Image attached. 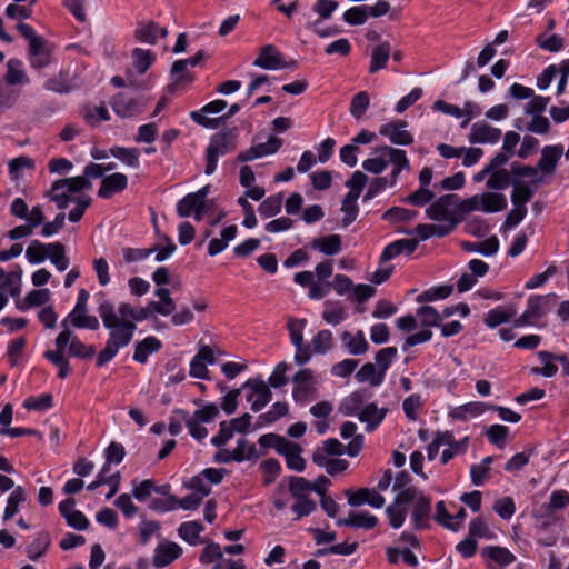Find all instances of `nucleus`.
I'll return each instance as SVG.
<instances>
[{
    "label": "nucleus",
    "instance_id": "29",
    "mask_svg": "<svg viewBox=\"0 0 569 569\" xmlns=\"http://www.w3.org/2000/svg\"><path fill=\"white\" fill-rule=\"evenodd\" d=\"M461 248L467 252H479L486 257H491L499 250V240L497 236H491L481 242L465 241L461 243Z\"/></svg>",
    "mask_w": 569,
    "mask_h": 569
},
{
    "label": "nucleus",
    "instance_id": "49",
    "mask_svg": "<svg viewBox=\"0 0 569 569\" xmlns=\"http://www.w3.org/2000/svg\"><path fill=\"white\" fill-rule=\"evenodd\" d=\"M67 346H69V355L80 359L91 358L96 353V348L93 346H86L72 332Z\"/></svg>",
    "mask_w": 569,
    "mask_h": 569
},
{
    "label": "nucleus",
    "instance_id": "28",
    "mask_svg": "<svg viewBox=\"0 0 569 569\" xmlns=\"http://www.w3.org/2000/svg\"><path fill=\"white\" fill-rule=\"evenodd\" d=\"M341 340L347 347L348 351L353 356L363 355L369 350V343L361 330H359L355 336H352L349 331H343L341 333Z\"/></svg>",
    "mask_w": 569,
    "mask_h": 569
},
{
    "label": "nucleus",
    "instance_id": "23",
    "mask_svg": "<svg viewBox=\"0 0 569 569\" xmlns=\"http://www.w3.org/2000/svg\"><path fill=\"white\" fill-rule=\"evenodd\" d=\"M336 523L338 526H348L370 530L377 526L378 518L368 512H350L348 518L338 519Z\"/></svg>",
    "mask_w": 569,
    "mask_h": 569
},
{
    "label": "nucleus",
    "instance_id": "39",
    "mask_svg": "<svg viewBox=\"0 0 569 569\" xmlns=\"http://www.w3.org/2000/svg\"><path fill=\"white\" fill-rule=\"evenodd\" d=\"M550 298H551V295L529 297L526 311L533 319H538V318L545 316L550 309V307L548 305Z\"/></svg>",
    "mask_w": 569,
    "mask_h": 569
},
{
    "label": "nucleus",
    "instance_id": "44",
    "mask_svg": "<svg viewBox=\"0 0 569 569\" xmlns=\"http://www.w3.org/2000/svg\"><path fill=\"white\" fill-rule=\"evenodd\" d=\"M133 67L139 74H143L156 60V56L150 50L136 48L132 51Z\"/></svg>",
    "mask_w": 569,
    "mask_h": 569
},
{
    "label": "nucleus",
    "instance_id": "27",
    "mask_svg": "<svg viewBox=\"0 0 569 569\" xmlns=\"http://www.w3.org/2000/svg\"><path fill=\"white\" fill-rule=\"evenodd\" d=\"M488 406L483 402H468L462 406L452 408L449 411V417L455 420L466 421L469 418L477 417L485 412Z\"/></svg>",
    "mask_w": 569,
    "mask_h": 569
},
{
    "label": "nucleus",
    "instance_id": "7",
    "mask_svg": "<svg viewBox=\"0 0 569 569\" xmlns=\"http://www.w3.org/2000/svg\"><path fill=\"white\" fill-rule=\"evenodd\" d=\"M373 152H381L382 154L388 156L389 163L393 164V169L388 177L390 180V186H395L397 183L399 174L402 170H409L410 168L406 151L402 149L382 146L380 148H376Z\"/></svg>",
    "mask_w": 569,
    "mask_h": 569
},
{
    "label": "nucleus",
    "instance_id": "36",
    "mask_svg": "<svg viewBox=\"0 0 569 569\" xmlns=\"http://www.w3.org/2000/svg\"><path fill=\"white\" fill-rule=\"evenodd\" d=\"M512 186L511 202L513 207L527 208V202H529L533 196L532 189L528 183L516 179L512 181Z\"/></svg>",
    "mask_w": 569,
    "mask_h": 569
},
{
    "label": "nucleus",
    "instance_id": "30",
    "mask_svg": "<svg viewBox=\"0 0 569 569\" xmlns=\"http://www.w3.org/2000/svg\"><path fill=\"white\" fill-rule=\"evenodd\" d=\"M301 447L298 443L289 441V445L283 448L280 455L284 456L287 467L291 470L303 471L306 461L301 457Z\"/></svg>",
    "mask_w": 569,
    "mask_h": 569
},
{
    "label": "nucleus",
    "instance_id": "40",
    "mask_svg": "<svg viewBox=\"0 0 569 569\" xmlns=\"http://www.w3.org/2000/svg\"><path fill=\"white\" fill-rule=\"evenodd\" d=\"M26 499H27V495H26V490L23 489V487H21V486L16 487L8 498L7 507H6L4 513H3V520L7 521V520L12 519L14 517V515L19 511V505L21 502L26 501Z\"/></svg>",
    "mask_w": 569,
    "mask_h": 569
},
{
    "label": "nucleus",
    "instance_id": "9",
    "mask_svg": "<svg viewBox=\"0 0 569 569\" xmlns=\"http://www.w3.org/2000/svg\"><path fill=\"white\" fill-rule=\"evenodd\" d=\"M408 123L403 120H395L380 126L379 133L387 137L391 143L409 146L413 142L412 134L406 130Z\"/></svg>",
    "mask_w": 569,
    "mask_h": 569
},
{
    "label": "nucleus",
    "instance_id": "43",
    "mask_svg": "<svg viewBox=\"0 0 569 569\" xmlns=\"http://www.w3.org/2000/svg\"><path fill=\"white\" fill-rule=\"evenodd\" d=\"M20 97V90L0 82V116L12 109Z\"/></svg>",
    "mask_w": 569,
    "mask_h": 569
},
{
    "label": "nucleus",
    "instance_id": "33",
    "mask_svg": "<svg viewBox=\"0 0 569 569\" xmlns=\"http://www.w3.org/2000/svg\"><path fill=\"white\" fill-rule=\"evenodd\" d=\"M51 543V538L49 532L41 531L38 533V536L34 538V540L28 545L27 547V555L28 558L36 561L40 557L44 555L47 549L49 548Z\"/></svg>",
    "mask_w": 569,
    "mask_h": 569
},
{
    "label": "nucleus",
    "instance_id": "56",
    "mask_svg": "<svg viewBox=\"0 0 569 569\" xmlns=\"http://www.w3.org/2000/svg\"><path fill=\"white\" fill-rule=\"evenodd\" d=\"M48 244L33 240L26 250V257L30 263H40L48 257Z\"/></svg>",
    "mask_w": 569,
    "mask_h": 569
},
{
    "label": "nucleus",
    "instance_id": "38",
    "mask_svg": "<svg viewBox=\"0 0 569 569\" xmlns=\"http://www.w3.org/2000/svg\"><path fill=\"white\" fill-rule=\"evenodd\" d=\"M356 379L359 382L369 381L371 386L377 387L380 386L385 379L383 372L377 371L376 365L371 362H367L361 366V368L356 373Z\"/></svg>",
    "mask_w": 569,
    "mask_h": 569
},
{
    "label": "nucleus",
    "instance_id": "26",
    "mask_svg": "<svg viewBox=\"0 0 569 569\" xmlns=\"http://www.w3.org/2000/svg\"><path fill=\"white\" fill-rule=\"evenodd\" d=\"M91 188H92L91 181L83 176L59 179L52 183L53 190L59 191V190L67 189V191L70 193H77L84 189L89 190Z\"/></svg>",
    "mask_w": 569,
    "mask_h": 569
},
{
    "label": "nucleus",
    "instance_id": "55",
    "mask_svg": "<svg viewBox=\"0 0 569 569\" xmlns=\"http://www.w3.org/2000/svg\"><path fill=\"white\" fill-rule=\"evenodd\" d=\"M417 216L418 212L416 210L392 207L382 214V219L390 222H399L413 220Z\"/></svg>",
    "mask_w": 569,
    "mask_h": 569
},
{
    "label": "nucleus",
    "instance_id": "53",
    "mask_svg": "<svg viewBox=\"0 0 569 569\" xmlns=\"http://www.w3.org/2000/svg\"><path fill=\"white\" fill-rule=\"evenodd\" d=\"M326 309L322 313L323 320L332 326H337L341 323L346 318L347 315L342 307H340L338 303H333L331 301H326Z\"/></svg>",
    "mask_w": 569,
    "mask_h": 569
},
{
    "label": "nucleus",
    "instance_id": "46",
    "mask_svg": "<svg viewBox=\"0 0 569 569\" xmlns=\"http://www.w3.org/2000/svg\"><path fill=\"white\" fill-rule=\"evenodd\" d=\"M110 153L119 159L121 162L126 163L129 167L138 168L139 167V150L136 148H124V147H113L110 149Z\"/></svg>",
    "mask_w": 569,
    "mask_h": 569
},
{
    "label": "nucleus",
    "instance_id": "19",
    "mask_svg": "<svg viewBox=\"0 0 569 569\" xmlns=\"http://www.w3.org/2000/svg\"><path fill=\"white\" fill-rule=\"evenodd\" d=\"M562 153L563 147L561 144L546 146L541 151V158L537 163V169L545 173H552Z\"/></svg>",
    "mask_w": 569,
    "mask_h": 569
},
{
    "label": "nucleus",
    "instance_id": "58",
    "mask_svg": "<svg viewBox=\"0 0 569 569\" xmlns=\"http://www.w3.org/2000/svg\"><path fill=\"white\" fill-rule=\"evenodd\" d=\"M435 198V192L426 187H420L415 192L410 193L402 201L416 207H423L431 202Z\"/></svg>",
    "mask_w": 569,
    "mask_h": 569
},
{
    "label": "nucleus",
    "instance_id": "3",
    "mask_svg": "<svg viewBox=\"0 0 569 569\" xmlns=\"http://www.w3.org/2000/svg\"><path fill=\"white\" fill-rule=\"evenodd\" d=\"M292 398L297 403H307L318 398L317 381L311 369H301L292 378Z\"/></svg>",
    "mask_w": 569,
    "mask_h": 569
},
{
    "label": "nucleus",
    "instance_id": "51",
    "mask_svg": "<svg viewBox=\"0 0 569 569\" xmlns=\"http://www.w3.org/2000/svg\"><path fill=\"white\" fill-rule=\"evenodd\" d=\"M196 209H204V206L192 193H188L177 203V213L181 218L190 217Z\"/></svg>",
    "mask_w": 569,
    "mask_h": 569
},
{
    "label": "nucleus",
    "instance_id": "35",
    "mask_svg": "<svg viewBox=\"0 0 569 569\" xmlns=\"http://www.w3.org/2000/svg\"><path fill=\"white\" fill-rule=\"evenodd\" d=\"M515 316L516 309L513 307H508L507 309L498 307L487 312L483 322L489 328H496L501 323L508 322Z\"/></svg>",
    "mask_w": 569,
    "mask_h": 569
},
{
    "label": "nucleus",
    "instance_id": "59",
    "mask_svg": "<svg viewBox=\"0 0 569 569\" xmlns=\"http://www.w3.org/2000/svg\"><path fill=\"white\" fill-rule=\"evenodd\" d=\"M453 291V287L451 284H443L439 287H435L431 289H428L420 293L417 298L418 302H425V301H432L437 299H446L448 298Z\"/></svg>",
    "mask_w": 569,
    "mask_h": 569
},
{
    "label": "nucleus",
    "instance_id": "18",
    "mask_svg": "<svg viewBox=\"0 0 569 569\" xmlns=\"http://www.w3.org/2000/svg\"><path fill=\"white\" fill-rule=\"evenodd\" d=\"M569 505V492L556 490L550 495L549 502L542 505L533 512L536 518L550 517L555 511L563 509Z\"/></svg>",
    "mask_w": 569,
    "mask_h": 569
},
{
    "label": "nucleus",
    "instance_id": "63",
    "mask_svg": "<svg viewBox=\"0 0 569 569\" xmlns=\"http://www.w3.org/2000/svg\"><path fill=\"white\" fill-rule=\"evenodd\" d=\"M486 435L492 445L503 448L506 438L509 435V428L503 425H492L487 429Z\"/></svg>",
    "mask_w": 569,
    "mask_h": 569
},
{
    "label": "nucleus",
    "instance_id": "17",
    "mask_svg": "<svg viewBox=\"0 0 569 569\" xmlns=\"http://www.w3.org/2000/svg\"><path fill=\"white\" fill-rule=\"evenodd\" d=\"M182 553V549L176 542L160 543L154 551L153 566L163 568L178 559Z\"/></svg>",
    "mask_w": 569,
    "mask_h": 569
},
{
    "label": "nucleus",
    "instance_id": "22",
    "mask_svg": "<svg viewBox=\"0 0 569 569\" xmlns=\"http://www.w3.org/2000/svg\"><path fill=\"white\" fill-rule=\"evenodd\" d=\"M357 425L352 421H346L340 429V435L343 439L352 437L351 441L347 445V453L350 457H356L360 453L365 438L362 435H356Z\"/></svg>",
    "mask_w": 569,
    "mask_h": 569
},
{
    "label": "nucleus",
    "instance_id": "25",
    "mask_svg": "<svg viewBox=\"0 0 569 569\" xmlns=\"http://www.w3.org/2000/svg\"><path fill=\"white\" fill-rule=\"evenodd\" d=\"M391 53V44L388 41H383L376 46L371 52V60L369 66V72L376 73L387 67Z\"/></svg>",
    "mask_w": 569,
    "mask_h": 569
},
{
    "label": "nucleus",
    "instance_id": "57",
    "mask_svg": "<svg viewBox=\"0 0 569 569\" xmlns=\"http://www.w3.org/2000/svg\"><path fill=\"white\" fill-rule=\"evenodd\" d=\"M435 520L441 525L442 527L451 530V531H458L460 529L459 522L452 521V516L447 511L445 502L438 501L436 505V516Z\"/></svg>",
    "mask_w": 569,
    "mask_h": 569
},
{
    "label": "nucleus",
    "instance_id": "2",
    "mask_svg": "<svg viewBox=\"0 0 569 569\" xmlns=\"http://www.w3.org/2000/svg\"><path fill=\"white\" fill-rule=\"evenodd\" d=\"M236 147L237 133L234 130L220 131L213 134L206 149L204 173L212 174L217 169L219 157L233 151Z\"/></svg>",
    "mask_w": 569,
    "mask_h": 569
},
{
    "label": "nucleus",
    "instance_id": "15",
    "mask_svg": "<svg viewBox=\"0 0 569 569\" xmlns=\"http://www.w3.org/2000/svg\"><path fill=\"white\" fill-rule=\"evenodd\" d=\"M6 67L7 71L0 82L7 83L11 88L30 83V78L23 69L22 61L9 59Z\"/></svg>",
    "mask_w": 569,
    "mask_h": 569
},
{
    "label": "nucleus",
    "instance_id": "16",
    "mask_svg": "<svg viewBox=\"0 0 569 569\" xmlns=\"http://www.w3.org/2000/svg\"><path fill=\"white\" fill-rule=\"evenodd\" d=\"M128 186V178L123 173H112L102 179L98 190V197L109 199L114 193L123 191Z\"/></svg>",
    "mask_w": 569,
    "mask_h": 569
},
{
    "label": "nucleus",
    "instance_id": "11",
    "mask_svg": "<svg viewBox=\"0 0 569 569\" xmlns=\"http://www.w3.org/2000/svg\"><path fill=\"white\" fill-rule=\"evenodd\" d=\"M501 137V130L490 126L486 121H477L471 126L469 141L471 143H497Z\"/></svg>",
    "mask_w": 569,
    "mask_h": 569
},
{
    "label": "nucleus",
    "instance_id": "48",
    "mask_svg": "<svg viewBox=\"0 0 569 569\" xmlns=\"http://www.w3.org/2000/svg\"><path fill=\"white\" fill-rule=\"evenodd\" d=\"M370 104L369 94L366 91H360L355 94L350 102V114L356 119L360 120Z\"/></svg>",
    "mask_w": 569,
    "mask_h": 569
},
{
    "label": "nucleus",
    "instance_id": "4",
    "mask_svg": "<svg viewBox=\"0 0 569 569\" xmlns=\"http://www.w3.org/2000/svg\"><path fill=\"white\" fill-rule=\"evenodd\" d=\"M61 327L63 330L57 336L54 340L56 350H47L43 356L52 365L58 367V377L60 379H64L71 371L69 361L63 356V350L70 341L71 330L66 326V323H61Z\"/></svg>",
    "mask_w": 569,
    "mask_h": 569
},
{
    "label": "nucleus",
    "instance_id": "64",
    "mask_svg": "<svg viewBox=\"0 0 569 569\" xmlns=\"http://www.w3.org/2000/svg\"><path fill=\"white\" fill-rule=\"evenodd\" d=\"M367 19V6L352 7L343 13V20L350 26H361Z\"/></svg>",
    "mask_w": 569,
    "mask_h": 569
},
{
    "label": "nucleus",
    "instance_id": "47",
    "mask_svg": "<svg viewBox=\"0 0 569 569\" xmlns=\"http://www.w3.org/2000/svg\"><path fill=\"white\" fill-rule=\"evenodd\" d=\"M21 274L20 267L7 273L6 278L0 282V289L8 292L11 297H18L20 295Z\"/></svg>",
    "mask_w": 569,
    "mask_h": 569
},
{
    "label": "nucleus",
    "instance_id": "24",
    "mask_svg": "<svg viewBox=\"0 0 569 569\" xmlns=\"http://www.w3.org/2000/svg\"><path fill=\"white\" fill-rule=\"evenodd\" d=\"M310 247L326 256H335L341 251L342 241L339 234H329L313 239Z\"/></svg>",
    "mask_w": 569,
    "mask_h": 569
},
{
    "label": "nucleus",
    "instance_id": "42",
    "mask_svg": "<svg viewBox=\"0 0 569 569\" xmlns=\"http://www.w3.org/2000/svg\"><path fill=\"white\" fill-rule=\"evenodd\" d=\"M203 529V526L198 521H187L180 525L178 532L181 539L191 546H196L199 543V536Z\"/></svg>",
    "mask_w": 569,
    "mask_h": 569
},
{
    "label": "nucleus",
    "instance_id": "13",
    "mask_svg": "<svg viewBox=\"0 0 569 569\" xmlns=\"http://www.w3.org/2000/svg\"><path fill=\"white\" fill-rule=\"evenodd\" d=\"M253 66L264 70H277L286 67L281 52L273 46L267 44L261 48Z\"/></svg>",
    "mask_w": 569,
    "mask_h": 569
},
{
    "label": "nucleus",
    "instance_id": "50",
    "mask_svg": "<svg viewBox=\"0 0 569 569\" xmlns=\"http://www.w3.org/2000/svg\"><path fill=\"white\" fill-rule=\"evenodd\" d=\"M313 352L323 355L332 349L333 338L328 329L320 330L311 340Z\"/></svg>",
    "mask_w": 569,
    "mask_h": 569
},
{
    "label": "nucleus",
    "instance_id": "20",
    "mask_svg": "<svg viewBox=\"0 0 569 569\" xmlns=\"http://www.w3.org/2000/svg\"><path fill=\"white\" fill-rule=\"evenodd\" d=\"M387 409L378 408V406L373 402L365 406L359 412V420L365 422L366 431H373L385 419Z\"/></svg>",
    "mask_w": 569,
    "mask_h": 569
},
{
    "label": "nucleus",
    "instance_id": "12",
    "mask_svg": "<svg viewBox=\"0 0 569 569\" xmlns=\"http://www.w3.org/2000/svg\"><path fill=\"white\" fill-rule=\"evenodd\" d=\"M431 516V498L420 495L411 511V521L416 530L428 529L430 527L429 519Z\"/></svg>",
    "mask_w": 569,
    "mask_h": 569
},
{
    "label": "nucleus",
    "instance_id": "34",
    "mask_svg": "<svg viewBox=\"0 0 569 569\" xmlns=\"http://www.w3.org/2000/svg\"><path fill=\"white\" fill-rule=\"evenodd\" d=\"M134 38L143 43L156 44L158 41V23L154 21H142L134 30Z\"/></svg>",
    "mask_w": 569,
    "mask_h": 569
},
{
    "label": "nucleus",
    "instance_id": "31",
    "mask_svg": "<svg viewBox=\"0 0 569 569\" xmlns=\"http://www.w3.org/2000/svg\"><path fill=\"white\" fill-rule=\"evenodd\" d=\"M367 399V391L357 390L347 396L339 406V411L345 416H352L361 410Z\"/></svg>",
    "mask_w": 569,
    "mask_h": 569
},
{
    "label": "nucleus",
    "instance_id": "37",
    "mask_svg": "<svg viewBox=\"0 0 569 569\" xmlns=\"http://www.w3.org/2000/svg\"><path fill=\"white\" fill-rule=\"evenodd\" d=\"M481 555L499 566H507L516 560V557L507 548L499 546L486 547L482 549Z\"/></svg>",
    "mask_w": 569,
    "mask_h": 569
},
{
    "label": "nucleus",
    "instance_id": "6",
    "mask_svg": "<svg viewBox=\"0 0 569 569\" xmlns=\"http://www.w3.org/2000/svg\"><path fill=\"white\" fill-rule=\"evenodd\" d=\"M242 388H249L253 392L247 396V401L252 402L251 410L253 412L261 411L272 398L269 386L260 378L247 380Z\"/></svg>",
    "mask_w": 569,
    "mask_h": 569
},
{
    "label": "nucleus",
    "instance_id": "60",
    "mask_svg": "<svg viewBox=\"0 0 569 569\" xmlns=\"http://www.w3.org/2000/svg\"><path fill=\"white\" fill-rule=\"evenodd\" d=\"M398 350L396 347H387L383 349H380L376 356V366L378 367V370L383 372V376L386 375V371L392 363L393 359L397 357Z\"/></svg>",
    "mask_w": 569,
    "mask_h": 569
},
{
    "label": "nucleus",
    "instance_id": "32",
    "mask_svg": "<svg viewBox=\"0 0 569 569\" xmlns=\"http://www.w3.org/2000/svg\"><path fill=\"white\" fill-rule=\"evenodd\" d=\"M481 210L483 212L493 213L502 211L507 208V199L502 193L483 192L480 194Z\"/></svg>",
    "mask_w": 569,
    "mask_h": 569
},
{
    "label": "nucleus",
    "instance_id": "1",
    "mask_svg": "<svg viewBox=\"0 0 569 569\" xmlns=\"http://www.w3.org/2000/svg\"><path fill=\"white\" fill-rule=\"evenodd\" d=\"M98 313L102 320L103 327L108 329V342L122 349L131 342L137 325L124 318H120L116 312V307L109 300H103L98 306Z\"/></svg>",
    "mask_w": 569,
    "mask_h": 569
},
{
    "label": "nucleus",
    "instance_id": "8",
    "mask_svg": "<svg viewBox=\"0 0 569 569\" xmlns=\"http://www.w3.org/2000/svg\"><path fill=\"white\" fill-rule=\"evenodd\" d=\"M459 197L455 193H447L438 198L426 210V214L430 220L441 221L449 218H457L455 213L450 212L452 207L458 204Z\"/></svg>",
    "mask_w": 569,
    "mask_h": 569
},
{
    "label": "nucleus",
    "instance_id": "14",
    "mask_svg": "<svg viewBox=\"0 0 569 569\" xmlns=\"http://www.w3.org/2000/svg\"><path fill=\"white\" fill-rule=\"evenodd\" d=\"M419 240L416 238H405L389 243L380 256V262L385 263L398 257L401 253L411 254L418 247Z\"/></svg>",
    "mask_w": 569,
    "mask_h": 569
},
{
    "label": "nucleus",
    "instance_id": "61",
    "mask_svg": "<svg viewBox=\"0 0 569 569\" xmlns=\"http://www.w3.org/2000/svg\"><path fill=\"white\" fill-rule=\"evenodd\" d=\"M407 512V507H399L395 503H391L386 508V515L393 529H399L403 525Z\"/></svg>",
    "mask_w": 569,
    "mask_h": 569
},
{
    "label": "nucleus",
    "instance_id": "41",
    "mask_svg": "<svg viewBox=\"0 0 569 569\" xmlns=\"http://www.w3.org/2000/svg\"><path fill=\"white\" fill-rule=\"evenodd\" d=\"M176 415L181 417L183 419V422L186 423L187 428L189 429V433L192 438L196 440H202L207 437L208 430L206 427H202L197 419L191 418V415L183 410V409H177L174 410Z\"/></svg>",
    "mask_w": 569,
    "mask_h": 569
},
{
    "label": "nucleus",
    "instance_id": "52",
    "mask_svg": "<svg viewBox=\"0 0 569 569\" xmlns=\"http://www.w3.org/2000/svg\"><path fill=\"white\" fill-rule=\"evenodd\" d=\"M281 206H282V194L278 193V194L270 196L267 199H264L260 203L258 211L262 217L270 218L280 212Z\"/></svg>",
    "mask_w": 569,
    "mask_h": 569
},
{
    "label": "nucleus",
    "instance_id": "54",
    "mask_svg": "<svg viewBox=\"0 0 569 569\" xmlns=\"http://www.w3.org/2000/svg\"><path fill=\"white\" fill-rule=\"evenodd\" d=\"M510 172L506 169L492 171V174L487 180V188L492 190H505L508 186L512 184Z\"/></svg>",
    "mask_w": 569,
    "mask_h": 569
},
{
    "label": "nucleus",
    "instance_id": "62",
    "mask_svg": "<svg viewBox=\"0 0 569 569\" xmlns=\"http://www.w3.org/2000/svg\"><path fill=\"white\" fill-rule=\"evenodd\" d=\"M258 443L263 448H274L280 455L283 448L289 445V440L277 433H266L258 439Z\"/></svg>",
    "mask_w": 569,
    "mask_h": 569
},
{
    "label": "nucleus",
    "instance_id": "5",
    "mask_svg": "<svg viewBox=\"0 0 569 569\" xmlns=\"http://www.w3.org/2000/svg\"><path fill=\"white\" fill-rule=\"evenodd\" d=\"M147 100L143 97H132L126 92L116 94L111 100L113 111L122 118H130L143 111Z\"/></svg>",
    "mask_w": 569,
    "mask_h": 569
},
{
    "label": "nucleus",
    "instance_id": "10",
    "mask_svg": "<svg viewBox=\"0 0 569 569\" xmlns=\"http://www.w3.org/2000/svg\"><path fill=\"white\" fill-rule=\"evenodd\" d=\"M345 495L348 498V503L352 507H359L368 503L373 508H381L385 505V498L375 489L360 488L357 491L346 489Z\"/></svg>",
    "mask_w": 569,
    "mask_h": 569
},
{
    "label": "nucleus",
    "instance_id": "21",
    "mask_svg": "<svg viewBox=\"0 0 569 569\" xmlns=\"http://www.w3.org/2000/svg\"><path fill=\"white\" fill-rule=\"evenodd\" d=\"M161 348L162 342L158 338L149 336L136 343L132 358L139 363H146L148 357L158 352Z\"/></svg>",
    "mask_w": 569,
    "mask_h": 569
},
{
    "label": "nucleus",
    "instance_id": "45",
    "mask_svg": "<svg viewBox=\"0 0 569 569\" xmlns=\"http://www.w3.org/2000/svg\"><path fill=\"white\" fill-rule=\"evenodd\" d=\"M48 257L59 271H64L69 267V258L66 256L64 246L60 242L48 244Z\"/></svg>",
    "mask_w": 569,
    "mask_h": 569
}]
</instances>
